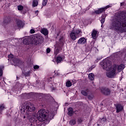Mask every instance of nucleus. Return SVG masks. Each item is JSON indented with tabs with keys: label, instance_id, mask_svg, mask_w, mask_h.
Segmentation results:
<instances>
[{
	"label": "nucleus",
	"instance_id": "nucleus-1",
	"mask_svg": "<svg viewBox=\"0 0 126 126\" xmlns=\"http://www.w3.org/2000/svg\"><path fill=\"white\" fill-rule=\"evenodd\" d=\"M101 66L103 69H105L106 71H109L106 73V76L109 78H113V77H115L117 69L119 72H121V71L125 68V65L123 64H121L120 65L114 64L112 66V62L109 61H104L101 63Z\"/></svg>",
	"mask_w": 126,
	"mask_h": 126
},
{
	"label": "nucleus",
	"instance_id": "nucleus-2",
	"mask_svg": "<svg viewBox=\"0 0 126 126\" xmlns=\"http://www.w3.org/2000/svg\"><path fill=\"white\" fill-rule=\"evenodd\" d=\"M111 30L126 32V15H120L115 17L109 27Z\"/></svg>",
	"mask_w": 126,
	"mask_h": 126
},
{
	"label": "nucleus",
	"instance_id": "nucleus-3",
	"mask_svg": "<svg viewBox=\"0 0 126 126\" xmlns=\"http://www.w3.org/2000/svg\"><path fill=\"white\" fill-rule=\"evenodd\" d=\"M37 118L39 122H44V124L47 125L50 121L47 120V114L46 111L44 109H40L37 113Z\"/></svg>",
	"mask_w": 126,
	"mask_h": 126
},
{
	"label": "nucleus",
	"instance_id": "nucleus-4",
	"mask_svg": "<svg viewBox=\"0 0 126 126\" xmlns=\"http://www.w3.org/2000/svg\"><path fill=\"white\" fill-rule=\"evenodd\" d=\"M32 42L33 45H40L44 42V37L40 34L37 33L32 36Z\"/></svg>",
	"mask_w": 126,
	"mask_h": 126
},
{
	"label": "nucleus",
	"instance_id": "nucleus-5",
	"mask_svg": "<svg viewBox=\"0 0 126 126\" xmlns=\"http://www.w3.org/2000/svg\"><path fill=\"white\" fill-rule=\"evenodd\" d=\"M36 108L34 107V105L31 104V103L25 104L21 110V113H25L26 112H34Z\"/></svg>",
	"mask_w": 126,
	"mask_h": 126
},
{
	"label": "nucleus",
	"instance_id": "nucleus-6",
	"mask_svg": "<svg viewBox=\"0 0 126 126\" xmlns=\"http://www.w3.org/2000/svg\"><path fill=\"white\" fill-rule=\"evenodd\" d=\"M81 31L79 30H76L75 31H72L71 32L69 33V36L70 39L73 41H75L77 38H79V36H80V32Z\"/></svg>",
	"mask_w": 126,
	"mask_h": 126
},
{
	"label": "nucleus",
	"instance_id": "nucleus-7",
	"mask_svg": "<svg viewBox=\"0 0 126 126\" xmlns=\"http://www.w3.org/2000/svg\"><path fill=\"white\" fill-rule=\"evenodd\" d=\"M112 4H110L104 7L99 8L97 10H95L94 12L96 14H100V13H102V12L105 11L106 9H108V8L112 7Z\"/></svg>",
	"mask_w": 126,
	"mask_h": 126
},
{
	"label": "nucleus",
	"instance_id": "nucleus-8",
	"mask_svg": "<svg viewBox=\"0 0 126 126\" xmlns=\"http://www.w3.org/2000/svg\"><path fill=\"white\" fill-rule=\"evenodd\" d=\"M101 92L102 93V94L105 95L106 96H108L111 94V90L107 88H101Z\"/></svg>",
	"mask_w": 126,
	"mask_h": 126
},
{
	"label": "nucleus",
	"instance_id": "nucleus-9",
	"mask_svg": "<svg viewBox=\"0 0 126 126\" xmlns=\"http://www.w3.org/2000/svg\"><path fill=\"white\" fill-rule=\"evenodd\" d=\"M23 42L24 44H25V45H28V44L31 42V38L30 37L27 36L24 38Z\"/></svg>",
	"mask_w": 126,
	"mask_h": 126
},
{
	"label": "nucleus",
	"instance_id": "nucleus-10",
	"mask_svg": "<svg viewBox=\"0 0 126 126\" xmlns=\"http://www.w3.org/2000/svg\"><path fill=\"white\" fill-rule=\"evenodd\" d=\"M116 109V113H120L121 111H123V106L121 104H117L115 105Z\"/></svg>",
	"mask_w": 126,
	"mask_h": 126
},
{
	"label": "nucleus",
	"instance_id": "nucleus-11",
	"mask_svg": "<svg viewBox=\"0 0 126 126\" xmlns=\"http://www.w3.org/2000/svg\"><path fill=\"white\" fill-rule=\"evenodd\" d=\"M86 43V39L84 37L80 38L78 41V44H81V45H83Z\"/></svg>",
	"mask_w": 126,
	"mask_h": 126
},
{
	"label": "nucleus",
	"instance_id": "nucleus-12",
	"mask_svg": "<svg viewBox=\"0 0 126 126\" xmlns=\"http://www.w3.org/2000/svg\"><path fill=\"white\" fill-rule=\"evenodd\" d=\"M89 92H90L89 89H87L86 90H82L81 93L84 96H87L88 94H89Z\"/></svg>",
	"mask_w": 126,
	"mask_h": 126
},
{
	"label": "nucleus",
	"instance_id": "nucleus-13",
	"mask_svg": "<svg viewBox=\"0 0 126 126\" xmlns=\"http://www.w3.org/2000/svg\"><path fill=\"white\" fill-rule=\"evenodd\" d=\"M106 16H107V15L104 14V15H102L101 17L100 22L101 23V27L102 26H103V24H104V22H105V20L106 19Z\"/></svg>",
	"mask_w": 126,
	"mask_h": 126
},
{
	"label": "nucleus",
	"instance_id": "nucleus-14",
	"mask_svg": "<svg viewBox=\"0 0 126 126\" xmlns=\"http://www.w3.org/2000/svg\"><path fill=\"white\" fill-rule=\"evenodd\" d=\"M41 32L42 34H43V35H48L49 32L48 31V30L46 28H43L41 30Z\"/></svg>",
	"mask_w": 126,
	"mask_h": 126
},
{
	"label": "nucleus",
	"instance_id": "nucleus-15",
	"mask_svg": "<svg viewBox=\"0 0 126 126\" xmlns=\"http://www.w3.org/2000/svg\"><path fill=\"white\" fill-rule=\"evenodd\" d=\"M73 114V109L71 107H69L68 109V115L70 117H72V115Z\"/></svg>",
	"mask_w": 126,
	"mask_h": 126
},
{
	"label": "nucleus",
	"instance_id": "nucleus-16",
	"mask_svg": "<svg viewBox=\"0 0 126 126\" xmlns=\"http://www.w3.org/2000/svg\"><path fill=\"white\" fill-rule=\"evenodd\" d=\"M17 25L18 27H23V22L20 20H17Z\"/></svg>",
	"mask_w": 126,
	"mask_h": 126
},
{
	"label": "nucleus",
	"instance_id": "nucleus-17",
	"mask_svg": "<svg viewBox=\"0 0 126 126\" xmlns=\"http://www.w3.org/2000/svg\"><path fill=\"white\" fill-rule=\"evenodd\" d=\"M97 35V31L95 30H93V32L92 33V37L93 39H96L97 37L96 36Z\"/></svg>",
	"mask_w": 126,
	"mask_h": 126
},
{
	"label": "nucleus",
	"instance_id": "nucleus-18",
	"mask_svg": "<svg viewBox=\"0 0 126 126\" xmlns=\"http://www.w3.org/2000/svg\"><path fill=\"white\" fill-rule=\"evenodd\" d=\"M89 78L90 80L93 81L94 80V74L93 73H90L89 74Z\"/></svg>",
	"mask_w": 126,
	"mask_h": 126
},
{
	"label": "nucleus",
	"instance_id": "nucleus-19",
	"mask_svg": "<svg viewBox=\"0 0 126 126\" xmlns=\"http://www.w3.org/2000/svg\"><path fill=\"white\" fill-rule=\"evenodd\" d=\"M54 116H55L54 112H50L48 114V118L50 120H52V119H54Z\"/></svg>",
	"mask_w": 126,
	"mask_h": 126
},
{
	"label": "nucleus",
	"instance_id": "nucleus-20",
	"mask_svg": "<svg viewBox=\"0 0 126 126\" xmlns=\"http://www.w3.org/2000/svg\"><path fill=\"white\" fill-rule=\"evenodd\" d=\"M59 53H60V49H59V47H55L54 55H55V56H57L58 54H59Z\"/></svg>",
	"mask_w": 126,
	"mask_h": 126
},
{
	"label": "nucleus",
	"instance_id": "nucleus-21",
	"mask_svg": "<svg viewBox=\"0 0 126 126\" xmlns=\"http://www.w3.org/2000/svg\"><path fill=\"white\" fill-rule=\"evenodd\" d=\"M5 109L4 107V105L3 104H0V114H1V112L3 111Z\"/></svg>",
	"mask_w": 126,
	"mask_h": 126
},
{
	"label": "nucleus",
	"instance_id": "nucleus-22",
	"mask_svg": "<svg viewBox=\"0 0 126 126\" xmlns=\"http://www.w3.org/2000/svg\"><path fill=\"white\" fill-rule=\"evenodd\" d=\"M83 122V119L82 118H78L77 120V123L78 125H80Z\"/></svg>",
	"mask_w": 126,
	"mask_h": 126
},
{
	"label": "nucleus",
	"instance_id": "nucleus-23",
	"mask_svg": "<svg viewBox=\"0 0 126 126\" xmlns=\"http://www.w3.org/2000/svg\"><path fill=\"white\" fill-rule=\"evenodd\" d=\"M38 5V1L37 0H33L32 1V6L34 7L37 6Z\"/></svg>",
	"mask_w": 126,
	"mask_h": 126
},
{
	"label": "nucleus",
	"instance_id": "nucleus-24",
	"mask_svg": "<svg viewBox=\"0 0 126 126\" xmlns=\"http://www.w3.org/2000/svg\"><path fill=\"white\" fill-rule=\"evenodd\" d=\"M71 85H72V84L71 83V82H70V81L68 80L66 82V87H70Z\"/></svg>",
	"mask_w": 126,
	"mask_h": 126
},
{
	"label": "nucleus",
	"instance_id": "nucleus-25",
	"mask_svg": "<svg viewBox=\"0 0 126 126\" xmlns=\"http://www.w3.org/2000/svg\"><path fill=\"white\" fill-rule=\"evenodd\" d=\"M69 124L71 126H74V125L76 124V121H75V120H71Z\"/></svg>",
	"mask_w": 126,
	"mask_h": 126
},
{
	"label": "nucleus",
	"instance_id": "nucleus-26",
	"mask_svg": "<svg viewBox=\"0 0 126 126\" xmlns=\"http://www.w3.org/2000/svg\"><path fill=\"white\" fill-rule=\"evenodd\" d=\"M62 61H63V58L61 57H57V62L58 63H61L62 62Z\"/></svg>",
	"mask_w": 126,
	"mask_h": 126
},
{
	"label": "nucleus",
	"instance_id": "nucleus-27",
	"mask_svg": "<svg viewBox=\"0 0 126 126\" xmlns=\"http://www.w3.org/2000/svg\"><path fill=\"white\" fill-rule=\"evenodd\" d=\"M2 68H3V66H0V79H1L2 76Z\"/></svg>",
	"mask_w": 126,
	"mask_h": 126
},
{
	"label": "nucleus",
	"instance_id": "nucleus-28",
	"mask_svg": "<svg viewBox=\"0 0 126 126\" xmlns=\"http://www.w3.org/2000/svg\"><path fill=\"white\" fill-rule=\"evenodd\" d=\"M48 3V0H43L42 1V5L43 6H46Z\"/></svg>",
	"mask_w": 126,
	"mask_h": 126
},
{
	"label": "nucleus",
	"instance_id": "nucleus-29",
	"mask_svg": "<svg viewBox=\"0 0 126 126\" xmlns=\"http://www.w3.org/2000/svg\"><path fill=\"white\" fill-rule=\"evenodd\" d=\"M17 7L18 10L20 11L23 10V8H24V7L21 5H18Z\"/></svg>",
	"mask_w": 126,
	"mask_h": 126
},
{
	"label": "nucleus",
	"instance_id": "nucleus-30",
	"mask_svg": "<svg viewBox=\"0 0 126 126\" xmlns=\"http://www.w3.org/2000/svg\"><path fill=\"white\" fill-rule=\"evenodd\" d=\"M3 22L4 23H8V18L7 17L5 18Z\"/></svg>",
	"mask_w": 126,
	"mask_h": 126
},
{
	"label": "nucleus",
	"instance_id": "nucleus-31",
	"mask_svg": "<svg viewBox=\"0 0 126 126\" xmlns=\"http://www.w3.org/2000/svg\"><path fill=\"white\" fill-rule=\"evenodd\" d=\"M12 62H13L14 63H16V64H17V63H18L19 61L18 60L15 59V60L14 59L12 60Z\"/></svg>",
	"mask_w": 126,
	"mask_h": 126
},
{
	"label": "nucleus",
	"instance_id": "nucleus-32",
	"mask_svg": "<svg viewBox=\"0 0 126 126\" xmlns=\"http://www.w3.org/2000/svg\"><path fill=\"white\" fill-rule=\"evenodd\" d=\"M30 33L31 34H34L35 33V30L34 29H31L30 30Z\"/></svg>",
	"mask_w": 126,
	"mask_h": 126
},
{
	"label": "nucleus",
	"instance_id": "nucleus-33",
	"mask_svg": "<svg viewBox=\"0 0 126 126\" xmlns=\"http://www.w3.org/2000/svg\"><path fill=\"white\" fill-rule=\"evenodd\" d=\"M88 98V99H89L90 100H92V99H93V98H94V96H93V95H89Z\"/></svg>",
	"mask_w": 126,
	"mask_h": 126
},
{
	"label": "nucleus",
	"instance_id": "nucleus-34",
	"mask_svg": "<svg viewBox=\"0 0 126 126\" xmlns=\"http://www.w3.org/2000/svg\"><path fill=\"white\" fill-rule=\"evenodd\" d=\"M33 68H34V69H38V68H39V66L37 65H34L33 66Z\"/></svg>",
	"mask_w": 126,
	"mask_h": 126
},
{
	"label": "nucleus",
	"instance_id": "nucleus-35",
	"mask_svg": "<svg viewBox=\"0 0 126 126\" xmlns=\"http://www.w3.org/2000/svg\"><path fill=\"white\" fill-rule=\"evenodd\" d=\"M8 58H9V59H13V55H8Z\"/></svg>",
	"mask_w": 126,
	"mask_h": 126
},
{
	"label": "nucleus",
	"instance_id": "nucleus-36",
	"mask_svg": "<svg viewBox=\"0 0 126 126\" xmlns=\"http://www.w3.org/2000/svg\"><path fill=\"white\" fill-rule=\"evenodd\" d=\"M46 52L47 54H49L51 52V49L50 48H47L46 49Z\"/></svg>",
	"mask_w": 126,
	"mask_h": 126
},
{
	"label": "nucleus",
	"instance_id": "nucleus-37",
	"mask_svg": "<svg viewBox=\"0 0 126 126\" xmlns=\"http://www.w3.org/2000/svg\"><path fill=\"white\" fill-rule=\"evenodd\" d=\"M94 66H92V67H90L89 69L90 70H92V69H93V68H94Z\"/></svg>",
	"mask_w": 126,
	"mask_h": 126
},
{
	"label": "nucleus",
	"instance_id": "nucleus-38",
	"mask_svg": "<svg viewBox=\"0 0 126 126\" xmlns=\"http://www.w3.org/2000/svg\"><path fill=\"white\" fill-rule=\"evenodd\" d=\"M97 61H100V60H102V58H97Z\"/></svg>",
	"mask_w": 126,
	"mask_h": 126
},
{
	"label": "nucleus",
	"instance_id": "nucleus-39",
	"mask_svg": "<svg viewBox=\"0 0 126 126\" xmlns=\"http://www.w3.org/2000/svg\"><path fill=\"white\" fill-rule=\"evenodd\" d=\"M37 126H42V124H38V125H37Z\"/></svg>",
	"mask_w": 126,
	"mask_h": 126
},
{
	"label": "nucleus",
	"instance_id": "nucleus-40",
	"mask_svg": "<svg viewBox=\"0 0 126 126\" xmlns=\"http://www.w3.org/2000/svg\"><path fill=\"white\" fill-rule=\"evenodd\" d=\"M31 120H32V119L30 120V122H31Z\"/></svg>",
	"mask_w": 126,
	"mask_h": 126
},
{
	"label": "nucleus",
	"instance_id": "nucleus-41",
	"mask_svg": "<svg viewBox=\"0 0 126 126\" xmlns=\"http://www.w3.org/2000/svg\"><path fill=\"white\" fill-rule=\"evenodd\" d=\"M35 121V120L33 119V122H34Z\"/></svg>",
	"mask_w": 126,
	"mask_h": 126
},
{
	"label": "nucleus",
	"instance_id": "nucleus-42",
	"mask_svg": "<svg viewBox=\"0 0 126 126\" xmlns=\"http://www.w3.org/2000/svg\"><path fill=\"white\" fill-rule=\"evenodd\" d=\"M24 119H25V117H24Z\"/></svg>",
	"mask_w": 126,
	"mask_h": 126
},
{
	"label": "nucleus",
	"instance_id": "nucleus-43",
	"mask_svg": "<svg viewBox=\"0 0 126 126\" xmlns=\"http://www.w3.org/2000/svg\"><path fill=\"white\" fill-rule=\"evenodd\" d=\"M102 120H104V119H102Z\"/></svg>",
	"mask_w": 126,
	"mask_h": 126
}]
</instances>
